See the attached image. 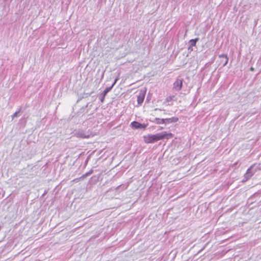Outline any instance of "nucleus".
Here are the masks:
<instances>
[{"label":"nucleus","instance_id":"nucleus-9","mask_svg":"<svg viewBox=\"0 0 261 261\" xmlns=\"http://www.w3.org/2000/svg\"><path fill=\"white\" fill-rule=\"evenodd\" d=\"M145 95L140 94L137 97V101L139 105H141L144 101Z\"/></svg>","mask_w":261,"mask_h":261},{"label":"nucleus","instance_id":"nucleus-10","mask_svg":"<svg viewBox=\"0 0 261 261\" xmlns=\"http://www.w3.org/2000/svg\"><path fill=\"white\" fill-rule=\"evenodd\" d=\"M93 172V170H90L89 172L86 173L85 174H83L81 177L80 178H82V179H84L85 178V177L89 176L90 175H91Z\"/></svg>","mask_w":261,"mask_h":261},{"label":"nucleus","instance_id":"nucleus-13","mask_svg":"<svg viewBox=\"0 0 261 261\" xmlns=\"http://www.w3.org/2000/svg\"><path fill=\"white\" fill-rule=\"evenodd\" d=\"M19 112H20V110L14 113L13 114V115L12 116V118L17 117L18 114L19 113Z\"/></svg>","mask_w":261,"mask_h":261},{"label":"nucleus","instance_id":"nucleus-17","mask_svg":"<svg viewBox=\"0 0 261 261\" xmlns=\"http://www.w3.org/2000/svg\"><path fill=\"white\" fill-rule=\"evenodd\" d=\"M167 100L168 101H169L170 100L169 98H168H168H167Z\"/></svg>","mask_w":261,"mask_h":261},{"label":"nucleus","instance_id":"nucleus-6","mask_svg":"<svg viewBox=\"0 0 261 261\" xmlns=\"http://www.w3.org/2000/svg\"><path fill=\"white\" fill-rule=\"evenodd\" d=\"M199 40V38L191 39L189 42V47H188V49L193 50L192 47L196 46V43Z\"/></svg>","mask_w":261,"mask_h":261},{"label":"nucleus","instance_id":"nucleus-1","mask_svg":"<svg viewBox=\"0 0 261 261\" xmlns=\"http://www.w3.org/2000/svg\"><path fill=\"white\" fill-rule=\"evenodd\" d=\"M173 135L171 133L162 132L154 135H148L143 137L144 142L147 144L154 143L159 140L172 138Z\"/></svg>","mask_w":261,"mask_h":261},{"label":"nucleus","instance_id":"nucleus-15","mask_svg":"<svg viewBox=\"0 0 261 261\" xmlns=\"http://www.w3.org/2000/svg\"><path fill=\"white\" fill-rule=\"evenodd\" d=\"M81 99H82V98H81H81H79V99H77V102H79V101L80 100H81Z\"/></svg>","mask_w":261,"mask_h":261},{"label":"nucleus","instance_id":"nucleus-8","mask_svg":"<svg viewBox=\"0 0 261 261\" xmlns=\"http://www.w3.org/2000/svg\"><path fill=\"white\" fill-rule=\"evenodd\" d=\"M151 122L157 124H164V119H160L159 118H155L153 120H149Z\"/></svg>","mask_w":261,"mask_h":261},{"label":"nucleus","instance_id":"nucleus-5","mask_svg":"<svg viewBox=\"0 0 261 261\" xmlns=\"http://www.w3.org/2000/svg\"><path fill=\"white\" fill-rule=\"evenodd\" d=\"M111 90H112V87H109L106 88L105 89V90L102 92V93H101L100 98V100L101 102H103L105 98V96H106L107 93L109 92H110Z\"/></svg>","mask_w":261,"mask_h":261},{"label":"nucleus","instance_id":"nucleus-12","mask_svg":"<svg viewBox=\"0 0 261 261\" xmlns=\"http://www.w3.org/2000/svg\"><path fill=\"white\" fill-rule=\"evenodd\" d=\"M219 57L220 58L222 57V58H225V61L223 64V66H225L226 65V64L227 63L228 61V58H227V55H220Z\"/></svg>","mask_w":261,"mask_h":261},{"label":"nucleus","instance_id":"nucleus-11","mask_svg":"<svg viewBox=\"0 0 261 261\" xmlns=\"http://www.w3.org/2000/svg\"><path fill=\"white\" fill-rule=\"evenodd\" d=\"M89 102H88L85 106L84 107H83L81 109H80V112L81 113H84L85 112V109L86 108H88L89 107V109L91 108V107H92V105H90L89 106Z\"/></svg>","mask_w":261,"mask_h":261},{"label":"nucleus","instance_id":"nucleus-4","mask_svg":"<svg viewBox=\"0 0 261 261\" xmlns=\"http://www.w3.org/2000/svg\"><path fill=\"white\" fill-rule=\"evenodd\" d=\"M183 79H177L173 84V89L175 91H179L182 87Z\"/></svg>","mask_w":261,"mask_h":261},{"label":"nucleus","instance_id":"nucleus-18","mask_svg":"<svg viewBox=\"0 0 261 261\" xmlns=\"http://www.w3.org/2000/svg\"><path fill=\"white\" fill-rule=\"evenodd\" d=\"M158 110H159L158 109H155V111H157Z\"/></svg>","mask_w":261,"mask_h":261},{"label":"nucleus","instance_id":"nucleus-19","mask_svg":"<svg viewBox=\"0 0 261 261\" xmlns=\"http://www.w3.org/2000/svg\"><path fill=\"white\" fill-rule=\"evenodd\" d=\"M251 70H253V68H251Z\"/></svg>","mask_w":261,"mask_h":261},{"label":"nucleus","instance_id":"nucleus-3","mask_svg":"<svg viewBox=\"0 0 261 261\" xmlns=\"http://www.w3.org/2000/svg\"><path fill=\"white\" fill-rule=\"evenodd\" d=\"M148 126V123H141L138 121H134L130 123V126L134 129H145Z\"/></svg>","mask_w":261,"mask_h":261},{"label":"nucleus","instance_id":"nucleus-14","mask_svg":"<svg viewBox=\"0 0 261 261\" xmlns=\"http://www.w3.org/2000/svg\"><path fill=\"white\" fill-rule=\"evenodd\" d=\"M118 78H116V79L114 80V81L113 83V84H112V85L110 86V87H112V89L113 88V87H114V86L116 84V83L117 81H118Z\"/></svg>","mask_w":261,"mask_h":261},{"label":"nucleus","instance_id":"nucleus-16","mask_svg":"<svg viewBox=\"0 0 261 261\" xmlns=\"http://www.w3.org/2000/svg\"><path fill=\"white\" fill-rule=\"evenodd\" d=\"M252 168V167H250V168L248 169V170H247V173L249 172V171L251 170V168Z\"/></svg>","mask_w":261,"mask_h":261},{"label":"nucleus","instance_id":"nucleus-7","mask_svg":"<svg viewBox=\"0 0 261 261\" xmlns=\"http://www.w3.org/2000/svg\"><path fill=\"white\" fill-rule=\"evenodd\" d=\"M164 124H170L177 122L178 121V118L177 117H173L172 118H165L164 119Z\"/></svg>","mask_w":261,"mask_h":261},{"label":"nucleus","instance_id":"nucleus-2","mask_svg":"<svg viewBox=\"0 0 261 261\" xmlns=\"http://www.w3.org/2000/svg\"><path fill=\"white\" fill-rule=\"evenodd\" d=\"M73 133L74 136L82 139L89 138L91 136L90 132L89 131L85 132L82 129L75 130Z\"/></svg>","mask_w":261,"mask_h":261}]
</instances>
